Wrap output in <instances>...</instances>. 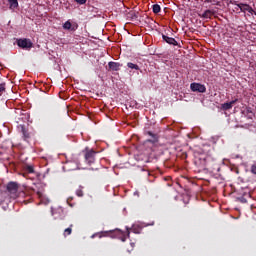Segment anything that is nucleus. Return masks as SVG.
I'll return each mask as SVG.
<instances>
[{
	"mask_svg": "<svg viewBox=\"0 0 256 256\" xmlns=\"http://www.w3.org/2000/svg\"><path fill=\"white\" fill-rule=\"evenodd\" d=\"M194 164L199 169H207L208 171L213 169V167L211 166V160H209V158L207 157H196L194 160Z\"/></svg>",
	"mask_w": 256,
	"mask_h": 256,
	"instance_id": "1",
	"label": "nucleus"
},
{
	"mask_svg": "<svg viewBox=\"0 0 256 256\" xmlns=\"http://www.w3.org/2000/svg\"><path fill=\"white\" fill-rule=\"evenodd\" d=\"M82 153L84 155L85 163H87V165H93V163H95V157H97V151L86 147L82 151Z\"/></svg>",
	"mask_w": 256,
	"mask_h": 256,
	"instance_id": "2",
	"label": "nucleus"
},
{
	"mask_svg": "<svg viewBox=\"0 0 256 256\" xmlns=\"http://www.w3.org/2000/svg\"><path fill=\"white\" fill-rule=\"evenodd\" d=\"M6 190L11 199H17V197H19V184L17 182H9L6 186Z\"/></svg>",
	"mask_w": 256,
	"mask_h": 256,
	"instance_id": "3",
	"label": "nucleus"
},
{
	"mask_svg": "<svg viewBox=\"0 0 256 256\" xmlns=\"http://www.w3.org/2000/svg\"><path fill=\"white\" fill-rule=\"evenodd\" d=\"M16 43L20 49H25L26 51L33 48V42H31V39L20 38L16 40Z\"/></svg>",
	"mask_w": 256,
	"mask_h": 256,
	"instance_id": "4",
	"label": "nucleus"
},
{
	"mask_svg": "<svg viewBox=\"0 0 256 256\" xmlns=\"http://www.w3.org/2000/svg\"><path fill=\"white\" fill-rule=\"evenodd\" d=\"M190 89L194 93H206L207 91V87H205V85L195 82L190 84Z\"/></svg>",
	"mask_w": 256,
	"mask_h": 256,
	"instance_id": "5",
	"label": "nucleus"
},
{
	"mask_svg": "<svg viewBox=\"0 0 256 256\" xmlns=\"http://www.w3.org/2000/svg\"><path fill=\"white\" fill-rule=\"evenodd\" d=\"M234 5H237V7H239V9H240V11H242V13H245V11H247L251 15H253V13H255L253 8L249 4H243V3L237 4V2H235Z\"/></svg>",
	"mask_w": 256,
	"mask_h": 256,
	"instance_id": "6",
	"label": "nucleus"
},
{
	"mask_svg": "<svg viewBox=\"0 0 256 256\" xmlns=\"http://www.w3.org/2000/svg\"><path fill=\"white\" fill-rule=\"evenodd\" d=\"M162 39L163 41L168 43V45H174V47H177V45H179V43H177V40H175V38L169 37L165 34L162 35Z\"/></svg>",
	"mask_w": 256,
	"mask_h": 256,
	"instance_id": "7",
	"label": "nucleus"
},
{
	"mask_svg": "<svg viewBox=\"0 0 256 256\" xmlns=\"http://www.w3.org/2000/svg\"><path fill=\"white\" fill-rule=\"evenodd\" d=\"M114 233H117L118 235H120V240L123 243H125V241H127V237H129V235H130L129 229H127L126 234H125V232H123L119 229L115 230Z\"/></svg>",
	"mask_w": 256,
	"mask_h": 256,
	"instance_id": "8",
	"label": "nucleus"
},
{
	"mask_svg": "<svg viewBox=\"0 0 256 256\" xmlns=\"http://www.w3.org/2000/svg\"><path fill=\"white\" fill-rule=\"evenodd\" d=\"M108 67L111 71H119L121 67H123V64L119 62H109Z\"/></svg>",
	"mask_w": 256,
	"mask_h": 256,
	"instance_id": "9",
	"label": "nucleus"
},
{
	"mask_svg": "<svg viewBox=\"0 0 256 256\" xmlns=\"http://www.w3.org/2000/svg\"><path fill=\"white\" fill-rule=\"evenodd\" d=\"M237 99H235V100H232V101H230V102H225L224 104H222V109L224 110V111H229V109H233V105L235 104V103H237Z\"/></svg>",
	"mask_w": 256,
	"mask_h": 256,
	"instance_id": "10",
	"label": "nucleus"
},
{
	"mask_svg": "<svg viewBox=\"0 0 256 256\" xmlns=\"http://www.w3.org/2000/svg\"><path fill=\"white\" fill-rule=\"evenodd\" d=\"M21 133L23 135L24 141L29 142V139H31V134L29 133V131H27L25 126H21Z\"/></svg>",
	"mask_w": 256,
	"mask_h": 256,
	"instance_id": "11",
	"label": "nucleus"
},
{
	"mask_svg": "<svg viewBox=\"0 0 256 256\" xmlns=\"http://www.w3.org/2000/svg\"><path fill=\"white\" fill-rule=\"evenodd\" d=\"M145 134L149 135V137H152V139L148 140L149 143H157V141H159V137L157 136V134L151 131H147Z\"/></svg>",
	"mask_w": 256,
	"mask_h": 256,
	"instance_id": "12",
	"label": "nucleus"
},
{
	"mask_svg": "<svg viewBox=\"0 0 256 256\" xmlns=\"http://www.w3.org/2000/svg\"><path fill=\"white\" fill-rule=\"evenodd\" d=\"M240 203H247L248 199H251V192H244L241 197L237 198Z\"/></svg>",
	"mask_w": 256,
	"mask_h": 256,
	"instance_id": "13",
	"label": "nucleus"
},
{
	"mask_svg": "<svg viewBox=\"0 0 256 256\" xmlns=\"http://www.w3.org/2000/svg\"><path fill=\"white\" fill-rule=\"evenodd\" d=\"M110 233H113V231H104V232L96 233V234H93L91 238L95 239V237H99V239H101L102 237H109Z\"/></svg>",
	"mask_w": 256,
	"mask_h": 256,
	"instance_id": "14",
	"label": "nucleus"
},
{
	"mask_svg": "<svg viewBox=\"0 0 256 256\" xmlns=\"http://www.w3.org/2000/svg\"><path fill=\"white\" fill-rule=\"evenodd\" d=\"M9 3V9H17L19 7V1L18 0H8Z\"/></svg>",
	"mask_w": 256,
	"mask_h": 256,
	"instance_id": "15",
	"label": "nucleus"
},
{
	"mask_svg": "<svg viewBox=\"0 0 256 256\" xmlns=\"http://www.w3.org/2000/svg\"><path fill=\"white\" fill-rule=\"evenodd\" d=\"M211 17H213V12L211 10H206L202 14L203 19H211Z\"/></svg>",
	"mask_w": 256,
	"mask_h": 256,
	"instance_id": "16",
	"label": "nucleus"
},
{
	"mask_svg": "<svg viewBox=\"0 0 256 256\" xmlns=\"http://www.w3.org/2000/svg\"><path fill=\"white\" fill-rule=\"evenodd\" d=\"M71 233H73V224H71L69 228H66L64 230L63 236L64 237H69V235H71Z\"/></svg>",
	"mask_w": 256,
	"mask_h": 256,
	"instance_id": "17",
	"label": "nucleus"
},
{
	"mask_svg": "<svg viewBox=\"0 0 256 256\" xmlns=\"http://www.w3.org/2000/svg\"><path fill=\"white\" fill-rule=\"evenodd\" d=\"M152 11L153 13L157 14V13H161V6L159 4H154L152 6Z\"/></svg>",
	"mask_w": 256,
	"mask_h": 256,
	"instance_id": "18",
	"label": "nucleus"
},
{
	"mask_svg": "<svg viewBox=\"0 0 256 256\" xmlns=\"http://www.w3.org/2000/svg\"><path fill=\"white\" fill-rule=\"evenodd\" d=\"M127 67H128L129 69H135V71H139V65L133 64L132 62H128V63H127Z\"/></svg>",
	"mask_w": 256,
	"mask_h": 256,
	"instance_id": "19",
	"label": "nucleus"
},
{
	"mask_svg": "<svg viewBox=\"0 0 256 256\" xmlns=\"http://www.w3.org/2000/svg\"><path fill=\"white\" fill-rule=\"evenodd\" d=\"M205 3H211V5L221 6V0H205Z\"/></svg>",
	"mask_w": 256,
	"mask_h": 256,
	"instance_id": "20",
	"label": "nucleus"
},
{
	"mask_svg": "<svg viewBox=\"0 0 256 256\" xmlns=\"http://www.w3.org/2000/svg\"><path fill=\"white\" fill-rule=\"evenodd\" d=\"M77 197H83V186H79V188L76 190Z\"/></svg>",
	"mask_w": 256,
	"mask_h": 256,
	"instance_id": "21",
	"label": "nucleus"
},
{
	"mask_svg": "<svg viewBox=\"0 0 256 256\" xmlns=\"http://www.w3.org/2000/svg\"><path fill=\"white\" fill-rule=\"evenodd\" d=\"M71 27H72V25L69 21H66L63 25V29L69 30V29H71Z\"/></svg>",
	"mask_w": 256,
	"mask_h": 256,
	"instance_id": "22",
	"label": "nucleus"
},
{
	"mask_svg": "<svg viewBox=\"0 0 256 256\" xmlns=\"http://www.w3.org/2000/svg\"><path fill=\"white\" fill-rule=\"evenodd\" d=\"M5 93V83L0 84V95H3Z\"/></svg>",
	"mask_w": 256,
	"mask_h": 256,
	"instance_id": "23",
	"label": "nucleus"
},
{
	"mask_svg": "<svg viewBox=\"0 0 256 256\" xmlns=\"http://www.w3.org/2000/svg\"><path fill=\"white\" fill-rule=\"evenodd\" d=\"M26 171H27V173H34L35 172L33 166H27Z\"/></svg>",
	"mask_w": 256,
	"mask_h": 256,
	"instance_id": "24",
	"label": "nucleus"
},
{
	"mask_svg": "<svg viewBox=\"0 0 256 256\" xmlns=\"http://www.w3.org/2000/svg\"><path fill=\"white\" fill-rule=\"evenodd\" d=\"M75 3H78V5H85L87 3V0H74Z\"/></svg>",
	"mask_w": 256,
	"mask_h": 256,
	"instance_id": "25",
	"label": "nucleus"
},
{
	"mask_svg": "<svg viewBox=\"0 0 256 256\" xmlns=\"http://www.w3.org/2000/svg\"><path fill=\"white\" fill-rule=\"evenodd\" d=\"M251 173H253V175H256V164L251 166Z\"/></svg>",
	"mask_w": 256,
	"mask_h": 256,
	"instance_id": "26",
	"label": "nucleus"
},
{
	"mask_svg": "<svg viewBox=\"0 0 256 256\" xmlns=\"http://www.w3.org/2000/svg\"><path fill=\"white\" fill-rule=\"evenodd\" d=\"M37 196L39 197V199H41V198L43 197V192L38 191V192H37Z\"/></svg>",
	"mask_w": 256,
	"mask_h": 256,
	"instance_id": "27",
	"label": "nucleus"
}]
</instances>
